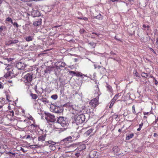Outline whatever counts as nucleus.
<instances>
[{"instance_id":"f257e3e1","label":"nucleus","mask_w":158,"mask_h":158,"mask_svg":"<svg viewBox=\"0 0 158 158\" xmlns=\"http://www.w3.org/2000/svg\"><path fill=\"white\" fill-rule=\"evenodd\" d=\"M57 123H56L54 125V128L56 129H61V128L57 126L59 124H60L63 127H66L69 125V122L68 120L66 118L63 117H60L57 119Z\"/></svg>"},{"instance_id":"f03ea898","label":"nucleus","mask_w":158,"mask_h":158,"mask_svg":"<svg viewBox=\"0 0 158 158\" xmlns=\"http://www.w3.org/2000/svg\"><path fill=\"white\" fill-rule=\"evenodd\" d=\"M33 74L32 73H28L24 76L23 79H24V82L26 84V85L28 86L31 85L30 83L32 80Z\"/></svg>"},{"instance_id":"7ed1b4c3","label":"nucleus","mask_w":158,"mask_h":158,"mask_svg":"<svg viewBox=\"0 0 158 158\" xmlns=\"http://www.w3.org/2000/svg\"><path fill=\"white\" fill-rule=\"evenodd\" d=\"M99 95L94 98L93 99L91 100L89 102V104L91 108L94 109L98 105Z\"/></svg>"},{"instance_id":"20e7f679","label":"nucleus","mask_w":158,"mask_h":158,"mask_svg":"<svg viewBox=\"0 0 158 158\" xmlns=\"http://www.w3.org/2000/svg\"><path fill=\"white\" fill-rule=\"evenodd\" d=\"M85 120V117L83 114H80L76 117L75 121L76 123L79 124L83 123Z\"/></svg>"},{"instance_id":"39448f33","label":"nucleus","mask_w":158,"mask_h":158,"mask_svg":"<svg viewBox=\"0 0 158 158\" xmlns=\"http://www.w3.org/2000/svg\"><path fill=\"white\" fill-rule=\"evenodd\" d=\"M45 119L48 122H54L56 120V119L55 116L54 115L51 114H48L45 117Z\"/></svg>"},{"instance_id":"423d86ee","label":"nucleus","mask_w":158,"mask_h":158,"mask_svg":"<svg viewBox=\"0 0 158 158\" xmlns=\"http://www.w3.org/2000/svg\"><path fill=\"white\" fill-rule=\"evenodd\" d=\"M96 150H92L90 152L89 156L90 158H98L99 156Z\"/></svg>"},{"instance_id":"0eeeda50","label":"nucleus","mask_w":158,"mask_h":158,"mask_svg":"<svg viewBox=\"0 0 158 158\" xmlns=\"http://www.w3.org/2000/svg\"><path fill=\"white\" fill-rule=\"evenodd\" d=\"M66 65V64L61 61L56 62L55 63V66L57 69H60L61 68L64 67Z\"/></svg>"},{"instance_id":"6e6552de","label":"nucleus","mask_w":158,"mask_h":158,"mask_svg":"<svg viewBox=\"0 0 158 158\" xmlns=\"http://www.w3.org/2000/svg\"><path fill=\"white\" fill-rule=\"evenodd\" d=\"M45 144L48 145V144H51V145L49 146V147H52L53 148L52 150H54L55 149V147L54 146L55 144H56V143L52 140H49L48 141H45Z\"/></svg>"},{"instance_id":"1a4fd4ad","label":"nucleus","mask_w":158,"mask_h":158,"mask_svg":"<svg viewBox=\"0 0 158 158\" xmlns=\"http://www.w3.org/2000/svg\"><path fill=\"white\" fill-rule=\"evenodd\" d=\"M54 112L57 113H60L62 112L61 107L58 106H55L54 110Z\"/></svg>"},{"instance_id":"9d476101","label":"nucleus","mask_w":158,"mask_h":158,"mask_svg":"<svg viewBox=\"0 0 158 158\" xmlns=\"http://www.w3.org/2000/svg\"><path fill=\"white\" fill-rule=\"evenodd\" d=\"M16 67L19 69H23L24 68V65L23 63L21 62L18 63L16 65Z\"/></svg>"},{"instance_id":"9b49d317","label":"nucleus","mask_w":158,"mask_h":158,"mask_svg":"<svg viewBox=\"0 0 158 158\" xmlns=\"http://www.w3.org/2000/svg\"><path fill=\"white\" fill-rule=\"evenodd\" d=\"M72 137L70 136L62 140L61 142H64V143L71 142L72 141Z\"/></svg>"},{"instance_id":"f8f14e48","label":"nucleus","mask_w":158,"mask_h":158,"mask_svg":"<svg viewBox=\"0 0 158 158\" xmlns=\"http://www.w3.org/2000/svg\"><path fill=\"white\" fill-rule=\"evenodd\" d=\"M41 23L42 19H40L34 22L33 25L34 26L37 27L40 25Z\"/></svg>"},{"instance_id":"ddd939ff","label":"nucleus","mask_w":158,"mask_h":158,"mask_svg":"<svg viewBox=\"0 0 158 158\" xmlns=\"http://www.w3.org/2000/svg\"><path fill=\"white\" fill-rule=\"evenodd\" d=\"M35 123H33L30 125L32 129V130H36L39 128V126L35 124Z\"/></svg>"},{"instance_id":"4468645a","label":"nucleus","mask_w":158,"mask_h":158,"mask_svg":"<svg viewBox=\"0 0 158 158\" xmlns=\"http://www.w3.org/2000/svg\"><path fill=\"white\" fill-rule=\"evenodd\" d=\"M46 135L45 134L44 135H42L38 138V140L39 141H43L45 140Z\"/></svg>"},{"instance_id":"2eb2a0df","label":"nucleus","mask_w":158,"mask_h":158,"mask_svg":"<svg viewBox=\"0 0 158 158\" xmlns=\"http://www.w3.org/2000/svg\"><path fill=\"white\" fill-rule=\"evenodd\" d=\"M31 15L33 17H37L40 15V13L37 10H33L31 12Z\"/></svg>"},{"instance_id":"dca6fc26","label":"nucleus","mask_w":158,"mask_h":158,"mask_svg":"<svg viewBox=\"0 0 158 158\" xmlns=\"http://www.w3.org/2000/svg\"><path fill=\"white\" fill-rule=\"evenodd\" d=\"M6 27L2 25L0 27V34H3V32L6 30Z\"/></svg>"},{"instance_id":"f3484780","label":"nucleus","mask_w":158,"mask_h":158,"mask_svg":"<svg viewBox=\"0 0 158 158\" xmlns=\"http://www.w3.org/2000/svg\"><path fill=\"white\" fill-rule=\"evenodd\" d=\"M134 136V134L133 133H131L127 135L126 137V139L129 140L132 138Z\"/></svg>"},{"instance_id":"a211bd4d","label":"nucleus","mask_w":158,"mask_h":158,"mask_svg":"<svg viewBox=\"0 0 158 158\" xmlns=\"http://www.w3.org/2000/svg\"><path fill=\"white\" fill-rule=\"evenodd\" d=\"M86 148V146L85 144H82L79 145L78 147L79 151L82 152L83 150L85 149Z\"/></svg>"},{"instance_id":"6ab92c4d","label":"nucleus","mask_w":158,"mask_h":158,"mask_svg":"<svg viewBox=\"0 0 158 158\" xmlns=\"http://www.w3.org/2000/svg\"><path fill=\"white\" fill-rule=\"evenodd\" d=\"M113 152L114 153H118L119 151V149L118 146H114L113 148Z\"/></svg>"},{"instance_id":"aec40b11","label":"nucleus","mask_w":158,"mask_h":158,"mask_svg":"<svg viewBox=\"0 0 158 158\" xmlns=\"http://www.w3.org/2000/svg\"><path fill=\"white\" fill-rule=\"evenodd\" d=\"M19 42V40H10L8 41V45H10L13 44H16Z\"/></svg>"},{"instance_id":"412c9836","label":"nucleus","mask_w":158,"mask_h":158,"mask_svg":"<svg viewBox=\"0 0 158 158\" xmlns=\"http://www.w3.org/2000/svg\"><path fill=\"white\" fill-rule=\"evenodd\" d=\"M34 39L33 36H29L25 38V40L29 42L32 41Z\"/></svg>"},{"instance_id":"4be33fe9","label":"nucleus","mask_w":158,"mask_h":158,"mask_svg":"<svg viewBox=\"0 0 158 158\" xmlns=\"http://www.w3.org/2000/svg\"><path fill=\"white\" fill-rule=\"evenodd\" d=\"M40 100L41 101L45 104L49 103V101L46 98H42Z\"/></svg>"},{"instance_id":"5701e85b","label":"nucleus","mask_w":158,"mask_h":158,"mask_svg":"<svg viewBox=\"0 0 158 158\" xmlns=\"http://www.w3.org/2000/svg\"><path fill=\"white\" fill-rule=\"evenodd\" d=\"M30 96L32 97V98L33 99H36L38 98V95L35 94H33V93H31L30 94Z\"/></svg>"},{"instance_id":"b1692460","label":"nucleus","mask_w":158,"mask_h":158,"mask_svg":"<svg viewBox=\"0 0 158 158\" xmlns=\"http://www.w3.org/2000/svg\"><path fill=\"white\" fill-rule=\"evenodd\" d=\"M94 129L91 128L88 130L86 133V134L88 135H90V134L93 132V131H94Z\"/></svg>"},{"instance_id":"393cba45","label":"nucleus","mask_w":158,"mask_h":158,"mask_svg":"<svg viewBox=\"0 0 158 158\" xmlns=\"http://www.w3.org/2000/svg\"><path fill=\"white\" fill-rule=\"evenodd\" d=\"M77 77H82L83 76H86V75H84L83 74H82L81 72H76V74L75 75Z\"/></svg>"},{"instance_id":"a878e982","label":"nucleus","mask_w":158,"mask_h":158,"mask_svg":"<svg viewBox=\"0 0 158 158\" xmlns=\"http://www.w3.org/2000/svg\"><path fill=\"white\" fill-rule=\"evenodd\" d=\"M115 101H116L114 100L113 99H111L110 101V104L109 106V108H111L113 107Z\"/></svg>"},{"instance_id":"bb28decb","label":"nucleus","mask_w":158,"mask_h":158,"mask_svg":"<svg viewBox=\"0 0 158 158\" xmlns=\"http://www.w3.org/2000/svg\"><path fill=\"white\" fill-rule=\"evenodd\" d=\"M106 87L110 92H111L112 91V89L111 86L107 84Z\"/></svg>"},{"instance_id":"cd10ccee","label":"nucleus","mask_w":158,"mask_h":158,"mask_svg":"<svg viewBox=\"0 0 158 158\" xmlns=\"http://www.w3.org/2000/svg\"><path fill=\"white\" fill-rule=\"evenodd\" d=\"M82 152L79 151L78 152L76 153L75 155L77 158H78L81 155Z\"/></svg>"},{"instance_id":"c85d7f7f","label":"nucleus","mask_w":158,"mask_h":158,"mask_svg":"<svg viewBox=\"0 0 158 158\" xmlns=\"http://www.w3.org/2000/svg\"><path fill=\"white\" fill-rule=\"evenodd\" d=\"M120 95L119 93H118L117 94H116L113 98V99L114 100H115L116 101V100L118 98V97L120 96Z\"/></svg>"},{"instance_id":"c756f323","label":"nucleus","mask_w":158,"mask_h":158,"mask_svg":"<svg viewBox=\"0 0 158 158\" xmlns=\"http://www.w3.org/2000/svg\"><path fill=\"white\" fill-rule=\"evenodd\" d=\"M143 125V122L141 123H140L139 124V127L137 130L138 131H140Z\"/></svg>"},{"instance_id":"7c9ffc66","label":"nucleus","mask_w":158,"mask_h":158,"mask_svg":"<svg viewBox=\"0 0 158 158\" xmlns=\"http://www.w3.org/2000/svg\"><path fill=\"white\" fill-rule=\"evenodd\" d=\"M90 45L92 48H94L96 46V44L94 43H89Z\"/></svg>"},{"instance_id":"2f4dec72","label":"nucleus","mask_w":158,"mask_h":158,"mask_svg":"<svg viewBox=\"0 0 158 158\" xmlns=\"http://www.w3.org/2000/svg\"><path fill=\"white\" fill-rule=\"evenodd\" d=\"M141 76L142 77L145 78H146L147 77H148V74L144 72L142 73L141 74Z\"/></svg>"},{"instance_id":"473e14b6","label":"nucleus","mask_w":158,"mask_h":158,"mask_svg":"<svg viewBox=\"0 0 158 158\" xmlns=\"http://www.w3.org/2000/svg\"><path fill=\"white\" fill-rule=\"evenodd\" d=\"M11 76L10 72H7L5 75L4 76L6 78L10 76Z\"/></svg>"},{"instance_id":"72a5a7b5","label":"nucleus","mask_w":158,"mask_h":158,"mask_svg":"<svg viewBox=\"0 0 158 158\" xmlns=\"http://www.w3.org/2000/svg\"><path fill=\"white\" fill-rule=\"evenodd\" d=\"M28 118L29 119L31 120L32 121V123H35V120L31 116H29L28 117Z\"/></svg>"},{"instance_id":"f704fd0d","label":"nucleus","mask_w":158,"mask_h":158,"mask_svg":"<svg viewBox=\"0 0 158 158\" xmlns=\"http://www.w3.org/2000/svg\"><path fill=\"white\" fill-rule=\"evenodd\" d=\"M51 98L54 100L58 98V96L56 94H53L51 96Z\"/></svg>"},{"instance_id":"c9c22d12","label":"nucleus","mask_w":158,"mask_h":158,"mask_svg":"<svg viewBox=\"0 0 158 158\" xmlns=\"http://www.w3.org/2000/svg\"><path fill=\"white\" fill-rule=\"evenodd\" d=\"M7 154L9 155L11 154V155H10V156L11 157H14L15 156V153H12L10 152H8Z\"/></svg>"},{"instance_id":"e433bc0d","label":"nucleus","mask_w":158,"mask_h":158,"mask_svg":"<svg viewBox=\"0 0 158 158\" xmlns=\"http://www.w3.org/2000/svg\"><path fill=\"white\" fill-rule=\"evenodd\" d=\"M134 74L135 75V76L140 77L139 76V73H138L136 70L134 71Z\"/></svg>"},{"instance_id":"4c0bfd02","label":"nucleus","mask_w":158,"mask_h":158,"mask_svg":"<svg viewBox=\"0 0 158 158\" xmlns=\"http://www.w3.org/2000/svg\"><path fill=\"white\" fill-rule=\"evenodd\" d=\"M11 19H12L10 17H7L6 19L5 20V23H6L7 22H10Z\"/></svg>"},{"instance_id":"58836bf2","label":"nucleus","mask_w":158,"mask_h":158,"mask_svg":"<svg viewBox=\"0 0 158 158\" xmlns=\"http://www.w3.org/2000/svg\"><path fill=\"white\" fill-rule=\"evenodd\" d=\"M39 100V99H38L36 101H35V103L34 105V107L35 109H39L36 106L38 105L37 103L36 102H38Z\"/></svg>"},{"instance_id":"ea45409f","label":"nucleus","mask_w":158,"mask_h":158,"mask_svg":"<svg viewBox=\"0 0 158 158\" xmlns=\"http://www.w3.org/2000/svg\"><path fill=\"white\" fill-rule=\"evenodd\" d=\"M143 113L144 115H149L150 114H152V112L151 111L149 112H143Z\"/></svg>"},{"instance_id":"a19ab883","label":"nucleus","mask_w":158,"mask_h":158,"mask_svg":"<svg viewBox=\"0 0 158 158\" xmlns=\"http://www.w3.org/2000/svg\"><path fill=\"white\" fill-rule=\"evenodd\" d=\"M13 25L14 27H16L17 28H18L19 27V25L16 22H14Z\"/></svg>"},{"instance_id":"79ce46f5","label":"nucleus","mask_w":158,"mask_h":158,"mask_svg":"<svg viewBox=\"0 0 158 158\" xmlns=\"http://www.w3.org/2000/svg\"><path fill=\"white\" fill-rule=\"evenodd\" d=\"M4 88V85L3 83L0 81V89H3Z\"/></svg>"},{"instance_id":"37998d69","label":"nucleus","mask_w":158,"mask_h":158,"mask_svg":"<svg viewBox=\"0 0 158 158\" xmlns=\"http://www.w3.org/2000/svg\"><path fill=\"white\" fill-rule=\"evenodd\" d=\"M118 115L116 113L114 114L113 115V117L115 119H116L118 117Z\"/></svg>"},{"instance_id":"c03bdc74","label":"nucleus","mask_w":158,"mask_h":158,"mask_svg":"<svg viewBox=\"0 0 158 158\" xmlns=\"http://www.w3.org/2000/svg\"><path fill=\"white\" fill-rule=\"evenodd\" d=\"M132 112L134 114H135L136 113V111L135 110V106L134 105H133L132 107Z\"/></svg>"},{"instance_id":"a18cd8bd","label":"nucleus","mask_w":158,"mask_h":158,"mask_svg":"<svg viewBox=\"0 0 158 158\" xmlns=\"http://www.w3.org/2000/svg\"><path fill=\"white\" fill-rule=\"evenodd\" d=\"M10 115L12 116V117H13L14 114V112L13 110L10 111Z\"/></svg>"},{"instance_id":"49530a36","label":"nucleus","mask_w":158,"mask_h":158,"mask_svg":"<svg viewBox=\"0 0 158 158\" xmlns=\"http://www.w3.org/2000/svg\"><path fill=\"white\" fill-rule=\"evenodd\" d=\"M69 73L70 74H73L74 75H75L76 74V72H74L73 71H69Z\"/></svg>"},{"instance_id":"de8ad7c7","label":"nucleus","mask_w":158,"mask_h":158,"mask_svg":"<svg viewBox=\"0 0 158 158\" xmlns=\"http://www.w3.org/2000/svg\"><path fill=\"white\" fill-rule=\"evenodd\" d=\"M149 49L150 50L152 51L155 54H156V52L154 51V50L151 48H149Z\"/></svg>"},{"instance_id":"09e8293b","label":"nucleus","mask_w":158,"mask_h":158,"mask_svg":"<svg viewBox=\"0 0 158 158\" xmlns=\"http://www.w3.org/2000/svg\"><path fill=\"white\" fill-rule=\"evenodd\" d=\"M158 121V116L157 117V118L155 120V121L153 122V123H155V124H156L157 122Z\"/></svg>"},{"instance_id":"8fccbe9b","label":"nucleus","mask_w":158,"mask_h":158,"mask_svg":"<svg viewBox=\"0 0 158 158\" xmlns=\"http://www.w3.org/2000/svg\"><path fill=\"white\" fill-rule=\"evenodd\" d=\"M112 2H114L115 1L118 2H121V1L120 0H110Z\"/></svg>"},{"instance_id":"3c124183","label":"nucleus","mask_w":158,"mask_h":158,"mask_svg":"<svg viewBox=\"0 0 158 158\" xmlns=\"http://www.w3.org/2000/svg\"><path fill=\"white\" fill-rule=\"evenodd\" d=\"M83 20H84L85 21H88V19L87 18L85 17L83 18Z\"/></svg>"},{"instance_id":"603ef678","label":"nucleus","mask_w":158,"mask_h":158,"mask_svg":"<svg viewBox=\"0 0 158 158\" xmlns=\"http://www.w3.org/2000/svg\"><path fill=\"white\" fill-rule=\"evenodd\" d=\"M154 80H155V84L156 85H157V84H158V81H157L156 79L155 78L154 79Z\"/></svg>"},{"instance_id":"864d4df0","label":"nucleus","mask_w":158,"mask_h":158,"mask_svg":"<svg viewBox=\"0 0 158 158\" xmlns=\"http://www.w3.org/2000/svg\"><path fill=\"white\" fill-rule=\"evenodd\" d=\"M92 34H93L96 35H97L98 36L99 35V34H98L96 33H95V32H92Z\"/></svg>"},{"instance_id":"5fc2aeb1","label":"nucleus","mask_w":158,"mask_h":158,"mask_svg":"<svg viewBox=\"0 0 158 158\" xmlns=\"http://www.w3.org/2000/svg\"><path fill=\"white\" fill-rule=\"evenodd\" d=\"M147 117L146 116V115H144V116L143 117V119H145L146 120H147Z\"/></svg>"},{"instance_id":"6e6d98bb","label":"nucleus","mask_w":158,"mask_h":158,"mask_svg":"<svg viewBox=\"0 0 158 158\" xmlns=\"http://www.w3.org/2000/svg\"><path fill=\"white\" fill-rule=\"evenodd\" d=\"M128 1L129 2H130L131 4L132 5V4H133V3H131V2H134V0H128Z\"/></svg>"},{"instance_id":"4d7b16f0","label":"nucleus","mask_w":158,"mask_h":158,"mask_svg":"<svg viewBox=\"0 0 158 158\" xmlns=\"http://www.w3.org/2000/svg\"><path fill=\"white\" fill-rule=\"evenodd\" d=\"M146 26H147L145 24H143L142 26L143 27L145 28H146Z\"/></svg>"},{"instance_id":"13d9d810","label":"nucleus","mask_w":158,"mask_h":158,"mask_svg":"<svg viewBox=\"0 0 158 158\" xmlns=\"http://www.w3.org/2000/svg\"><path fill=\"white\" fill-rule=\"evenodd\" d=\"M146 28H147V30L148 31L149 30V29L150 28V26L149 25L147 26Z\"/></svg>"},{"instance_id":"bf43d9fd","label":"nucleus","mask_w":158,"mask_h":158,"mask_svg":"<svg viewBox=\"0 0 158 158\" xmlns=\"http://www.w3.org/2000/svg\"><path fill=\"white\" fill-rule=\"evenodd\" d=\"M48 70L46 69L44 71V72L45 73H47L48 72Z\"/></svg>"},{"instance_id":"052dcab7","label":"nucleus","mask_w":158,"mask_h":158,"mask_svg":"<svg viewBox=\"0 0 158 158\" xmlns=\"http://www.w3.org/2000/svg\"><path fill=\"white\" fill-rule=\"evenodd\" d=\"M149 77H151V78H153L154 80V79H155V77H154L153 76H152V75H150V76H149Z\"/></svg>"},{"instance_id":"680f3d73","label":"nucleus","mask_w":158,"mask_h":158,"mask_svg":"<svg viewBox=\"0 0 158 158\" xmlns=\"http://www.w3.org/2000/svg\"><path fill=\"white\" fill-rule=\"evenodd\" d=\"M77 18L78 19H81V20H83V18L80 17H77Z\"/></svg>"},{"instance_id":"e2e57ef3","label":"nucleus","mask_w":158,"mask_h":158,"mask_svg":"<svg viewBox=\"0 0 158 158\" xmlns=\"http://www.w3.org/2000/svg\"><path fill=\"white\" fill-rule=\"evenodd\" d=\"M156 135H157V134L156 133H155L154 134L153 136L154 137H156Z\"/></svg>"},{"instance_id":"0e129e2a","label":"nucleus","mask_w":158,"mask_h":158,"mask_svg":"<svg viewBox=\"0 0 158 158\" xmlns=\"http://www.w3.org/2000/svg\"><path fill=\"white\" fill-rule=\"evenodd\" d=\"M55 26L54 27V28H57V27H59L60 26Z\"/></svg>"},{"instance_id":"69168bd1","label":"nucleus","mask_w":158,"mask_h":158,"mask_svg":"<svg viewBox=\"0 0 158 158\" xmlns=\"http://www.w3.org/2000/svg\"><path fill=\"white\" fill-rule=\"evenodd\" d=\"M10 22L12 24H13V23H14L13 22V20H12V19H11V20H10Z\"/></svg>"},{"instance_id":"338daca9","label":"nucleus","mask_w":158,"mask_h":158,"mask_svg":"<svg viewBox=\"0 0 158 158\" xmlns=\"http://www.w3.org/2000/svg\"><path fill=\"white\" fill-rule=\"evenodd\" d=\"M121 129H119L118 130V131L119 132H121Z\"/></svg>"},{"instance_id":"774afa93","label":"nucleus","mask_w":158,"mask_h":158,"mask_svg":"<svg viewBox=\"0 0 158 158\" xmlns=\"http://www.w3.org/2000/svg\"><path fill=\"white\" fill-rule=\"evenodd\" d=\"M30 136L29 135H28L27 136V138H30Z\"/></svg>"}]
</instances>
